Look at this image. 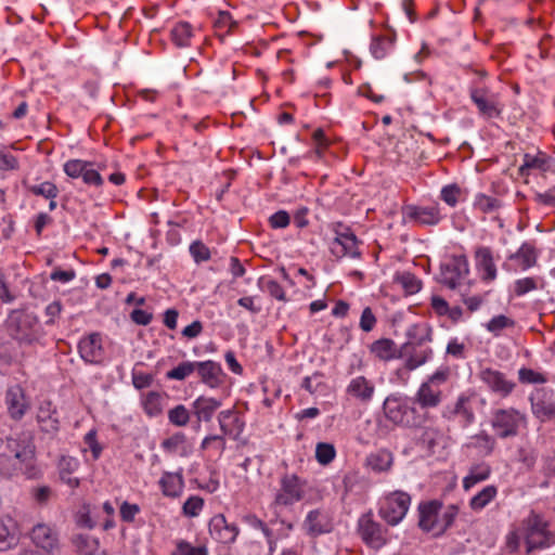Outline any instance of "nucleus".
<instances>
[{
    "label": "nucleus",
    "instance_id": "1",
    "mask_svg": "<svg viewBox=\"0 0 555 555\" xmlns=\"http://www.w3.org/2000/svg\"><path fill=\"white\" fill-rule=\"evenodd\" d=\"M408 340L397 347L393 340L380 338L374 341L370 349L375 357L383 361L406 358L405 367L415 370L423 365L431 356L433 350L423 346L431 340V330L427 326L412 325L406 332Z\"/></svg>",
    "mask_w": 555,
    "mask_h": 555
},
{
    "label": "nucleus",
    "instance_id": "2",
    "mask_svg": "<svg viewBox=\"0 0 555 555\" xmlns=\"http://www.w3.org/2000/svg\"><path fill=\"white\" fill-rule=\"evenodd\" d=\"M12 454L26 466V477H37L39 470L36 466V447L30 431H22L14 437H8L5 441L0 439V450Z\"/></svg>",
    "mask_w": 555,
    "mask_h": 555
},
{
    "label": "nucleus",
    "instance_id": "3",
    "mask_svg": "<svg viewBox=\"0 0 555 555\" xmlns=\"http://www.w3.org/2000/svg\"><path fill=\"white\" fill-rule=\"evenodd\" d=\"M10 335L20 343L31 344L40 336V326L35 314L14 311L9 319Z\"/></svg>",
    "mask_w": 555,
    "mask_h": 555
},
{
    "label": "nucleus",
    "instance_id": "4",
    "mask_svg": "<svg viewBox=\"0 0 555 555\" xmlns=\"http://www.w3.org/2000/svg\"><path fill=\"white\" fill-rule=\"evenodd\" d=\"M411 504V496L403 491L388 494L379 508L380 517L390 526L398 525L406 515Z\"/></svg>",
    "mask_w": 555,
    "mask_h": 555
},
{
    "label": "nucleus",
    "instance_id": "5",
    "mask_svg": "<svg viewBox=\"0 0 555 555\" xmlns=\"http://www.w3.org/2000/svg\"><path fill=\"white\" fill-rule=\"evenodd\" d=\"M29 538L35 546L47 555H52L60 550V533L53 525L36 524L29 532Z\"/></svg>",
    "mask_w": 555,
    "mask_h": 555
},
{
    "label": "nucleus",
    "instance_id": "6",
    "mask_svg": "<svg viewBox=\"0 0 555 555\" xmlns=\"http://www.w3.org/2000/svg\"><path fill=\"white\" fill-rule=\"evenodd\" d=\"M554 542L553 534L546 530V524L538 515L532 514L527 520V552L548 547Z\"/></svg>",
    "mask_w": 555,
    "mask_h": 555
},
{
    "label": "nucleus",
    "instance_id": "7",
    "mask_svg": "<svg viewBox=\"0 0 555 555\" xmlns=\"http://www.w3.org/2000/svg\"><path fill=\"white\" fill-rule=\"evenodd\" d=\"M359 532L364 543L375 550L383 547L388 541V530L376 522L371 513L360 517Z\"/></svg>",
    "mask_w": 555,
    "mask_h": 555
},
{
    "label": "nucleus",
    "instance_id": "8",
    "mask_svg": "<svg viewBox=\"0 0 555 555\" xmlns=\"http://www.w3.org/2000/svg\"><path fill=\"white\" fill-rule=\"evenodd\" d=\"M524 421L525 417L519 412L509 409L498 410L491 423L499 437L507 438L518 434V427Z\"/></svg>",
    "mask_w": 555,
    "mask_h": 555
},
{
    "label": "nucleus",
    "instance_id": "9",
    "mask_svg": "<svg viewBox=\"0 0 555 555\" xmlns=\"http://www.w3.org/2000/svg\"><path fill=\"white\" fill-rule=\"evenodd\" d=\"M469 272L468 261L465 256H454L448 262L440 267V283L451 289L459 285V281L464 279Z\"/></svg>",
    "mask_w": 555,
    "mask_h": 555
},
{
    "label": "nucleus",
    "instance_id": "10",
    "mask_svg": "<svg viewBox=\"0 0 555 555\" xmlns=\"http://www.w3.org/2000/svg\"><path fill=\"white\" fill-rule=\"evenodd\" d=\"M530 401L532 413L542 422L555 417V399L551 390L537 389Z\"/></svg>",
    "mask_w": 555,
    "mask_h": 555
},
{
    "label": "nucleus",
    "instance_id": "11",
    "mask_svg": "<svg viewBox=\"0 0 555 555\" xmlns=\"http://www.w3.org/2000/svg\"><path fill=\"white\" fill-rule=\"evenodd\" d=\"M331 253L336 258L349 256L351 258H359L361 253L358 249L357 236L347 230V232L338 233L331 244Z\"/></svg>",
    "mask_w": 555,
    "mask_h": 555
},
{
    "label": "nucleus",
    "instance_id": "12",
    "mask_svg": "<svg viewBox=\"0 0 555 555\" xmlns=\"http://www.w3.org/2000/svg\"><path fill=\"white\" fill-rule=\"evenodd\" d=\"M5 403L9 415L16 421L21 420L29 409V401L20 385H14L7 390Z\"/></svg>",
    "mask_w": 555,
    "mask_h": 555
},
{
    "label": "nucleus",
    "instance_id": "13",
    "mask_svg": "<svg viewBox=\"0 0 555 555\" xmlns=\"http://www.w3.org/2000/svg\"><path fill=\"white\" fill-rule=\"evenodd\" d=\"M403 215L420 225H436L441 220L437 206L422 207L410 205L403 208Z\"/></svg>",
    "mask_w": 555,
    "mask_h": 555
},
{
    "label": "nucleus",
    "instance_id": "14",
    "mask_svg": "<svg viewBox=\"0 0 555 555\" xmlns=\"http://www.w3.org/2000/svg\"><path fill=\"white\" fill-rule=\"evenodd\" d=\"M409 404L397 396H388L383 404V411L386 418L393 425L406 428Z\"/></svg>",
    "mask_w": 555,
    "mask_h": 555
},
{
    "label": "nucleus",
    "instance_id": "15",
    "mask_svg": "<svg viewBox=\"0 0 555 555\" xmlns=\"http://www.w3.org/2000/svg\"><path fill=\"white\" fill-rule=\"evenodd\" d=\"M209 532L218 542L232 543L236 539L238 529L234 524H228L222 514H218L209 521Z\"/></svg>",
    "mask_w": 555,
    "mask_h": 555
},
{
    "label": "nucleus",
    "instance_id": "16",
    "mask_svg": "<svg viewBox=\"0 0 555 555\" xmlns=\"http://www.w3.org/2000/svg\"><path fill=\"white\" fill-rule=\"evenodd\" d=\"M301 499L299 480L295 475L285 476L281 481V490L275 496L279 505H292Z\"/></svg>",
    "mask_w": 555,
    "mask_h": 555
},
{
    "label": "nucleus",
    "instance_id": "17",
    "mask_svg": "<svg viewBox=\"0 0 555 555\" xmlns=\"http://www.w3.org/2000/svg\"><path fill=\"white\" fill-rule=\"evenodd\" d=\"M80 357L88 363H100L103 358L101 336L96 333L90 334L81 339L78 345Z\"/></svg>",
    "mask_w": 555,
    "mask_h": 555
},
{
    "label": "nucleus",
    "instance_id": "18",
    "mask_svg": "<svg viewBox=\"0 0 555 555\" xmlns=\"http://www.w3.org/2000/svg\"><path fill=\"white\" fill-rule=\"evenodd\" d=\"M470 99L482 116L493 118L501 115L502 109L499 103L494 99L487 98L486 89H472Z\"/></svg>",
    "mask_w": 555,
    "mask_h": 555
},
{
    "label": "nucleus",
    "instance_id": "19",
    "mask_svg": "<svg viewBox=\"0 0 555 555\" xmlns=\"http://www.w3.org/2000/svg\"><path fill=\"white\" fill-rule=\"evenodd\" d=\"M347 393L362 403H369L375 392L374 384L364 376L352 378L347 386Z\"/></svg>",
    "mask_w": 555,
    "mask_h": 555
},
{
    "label": "nucleus",
    "instance_id": "20",
    "mask_svg": "<svg viewBox=\"0 0 555 555\" xmlns=\"http://www.w3.org/2000/svg\"><path fill=\"white\" fill-rule=\"evenodd\" d=\"M304 528L309 535L317 537L332 530V524L328 516L320 509L309 512L305 521Z\"/></svg>",
    "mask_w": 555,
    "mask_h": 555
},
{
    "label": "nucleus",
    "instance_id": "21",
    "mask_svg": "<svg viewBox=\"0 0 555 555\" xmlns=\"http://www.w3.org/2000/svg\"><path fill=\"white\" fill-rule=\"evenodd\" d=\"M480 379L486 383L490 389L503 396L508 395L514 387V384L507 380L503 373L492 369L482 370L480 372Z\"/></svg>",
    "mask_w": 555,
    "mask_h": 555
},
{
    "label": "nucleus",
    "instance_id": "22",
    "mask_svg": "<svg viewBox=\"0 0 555 555\" xmlns=\"http://www.w3.org/2000/svg\"><path fill=\"white\" fill-rule=\"evenodd\" d=\"M37 422L44 433L55 434L59 431L60 421L56 417V410L52 406L50 401H44L40 404L37 413Z\"/></svg>",
    "mask_w": 555,
    "mask_h": 555
},
{
    "label": "nucleus",
    "instance_id": "23",
    "mask_svg": "<svg viewBox=\"0 0 555 555\" xmlns=\"http://www.w3.org/2000/svg\"><path fill=\"white\" fill-rule=\"evenodd\" d=\"M442 504L439 501L422 502L418 505V526L423 531L430 532L434 521L437 519Z\"/></svg>",
    "mask_w": 555,
    "mask_h": 555
},
{
    "label": "nucleus",
    "instance_id": "24",
    "mask_svg": "<svg viewBox=\"0 0 555 555\" xmlns=\"http://www.w3.org/2000/svg\"><path fill=\"white\" fill-rule=\"evenodd\" d=\"M72 543L77 555H106L105 551L101 550L99 540L91 535L75 534Z\"/></svg>",
    "mask_w": 555,
    "mask_h": 555
},
{
    "label": "nucleus",
    "instance_id": "25",
    "mask_svg": "<svg viewBox=\"0 0 555 555\" xmlns=\"http://www.w3.org/2000/svg\"><path fill=\"white\" fill-rule=\"evenodd\" d=\"M476 266L483 272V281H493L496 279V268L492 251L489 247H479L476 250Z\"/></svg>",
    "mask_w": 555,
    "mask_h": 555
},
{
    "label": "nucleus",
    "instance_id": "26",
    "mask_svg": "<svg viewBox=\"0 0 555 555\" xmlns=\"http://www.w3.org/2000/svg\"><path fill=\"white\" fill-rule=\"evenodd\" d=\"M203 383L209 387H217L221 380V366L214 361L196 362L195 369Z\"/></svg>",
    "mask_w": 555,
    "mask_h": 555
},
{
    "label": "nucleus",
    "instance_id": "27",
    "mask_svg": "<svg viewBox=\"0 0 555 555\" xmlns=\"http://www.w3.org/2000/svg\"><path fill=\"white\" fill-rule=\"evenodd\" d=\"M220 405L221 401L201 396L193 402V413L198 422H209Z\"/></svg>",
    "mask_w": 555,
    "mask_h": 555
},
{
    "label": "nucleus",
    "instance_id": "28",
    "mask_svg": "<svg viewBox=\"0 0 555 555\" xmlns=\"http://www.w3.org/2000/svg\"><path fill=\"white\" fill-rule=\"evenodd\" d=\"M392 463V453L386 449H380L376 452H373L365 459V466L375 473H384L389 470Z\"/></svg>",
    "mask_w": 555,
    "mask_h": 555
},
{
    "label": "nucleus",
    "instance_id": "29",
    "mask_svg": "<svg viewBox=\"0 0 555 555\" xmlns=\"http://www.w3.org/2000/svg\"><path fill=\"white\" fill-rule=\"evenodd\" d=\"M77 467L78 461L70 456H62L57 464L60 479L70 488L79 486V479L73 476Z\"/></svg>",
    "mask_w": 555,
    "mask_h": 555
},
{
    "label": "nucleus",
    "instance_id": "30",
    "mask_svg": "<svg viewBox=\"0 0 555 555\" xmlns=\"http://www.w3.org/2000/svg\"><path fill=\"white\" fill-rule=\"evenodd\" d=\"M440 395L441 392L438 388H434L430 383H424L416 393L415 402L422 409L434 408L440 403Z\"/></svg>",
    "mask_w": 555,
    "mask_h": 555
},
{
    "label": "nucleus",
    "instance_id": "31",
    "mask_svg": "<svg viewBox=\"0 0 555 555\" xmlns=\"http://www.w3.org/2000/svg\"><path fill=\"white\" fill-rule=\"evenodd\" d=\"M18 474L26 476V466L3 449L0 450V475L12 477Z\"/></svg>",
    "mask_w": 555,
    "mask_h": 555
},
{
    "label": "nucleus",
    "instance_id": "32",
    "mask_svg": "<svg viewBox=\"0 0 555 555\" xmlns=\"http://www.w3.org/2000/svg\"><path fill=\"white\" fill-rule=\"evenodd\" d=\"M548 168L547 157L543 153H538L537 155H532L526 153L524 155V163L519 167V173L521 176H529L530 170L538 169L541 171H545Z\"/></svg>",
    "mask_w": 555,
    "mask_h": 555
},
{
    "label": "nucleus",
    "instance_id": "33",
    "mask_svg": "<svg viewBox=\"0 0 555 555\" xmlns=\"http://www.w3.org/2000/svg\"><path fill=\"white\" fill-rule=\"evenodd\" d=\"M508 260H519L521 269L527 270L537 263L535 248L529 243H524L516 253L508 256Z\"/></svg>",
    "mask_w": 555,
    "mask_h": 555
},
{
    "label": "nucleus",
    "instance_id": "34",
    "mask_svg": "<svg viewBox=\"0 0 555 555\" xmlns=\"http://www.w3.org/2000/svg\"><path fill=\"white\" fill-rule=\"evenodd\" d=\"M431 420L428 411L426 409H417L414 405H409L408 408V417H406V428H422Z\"/></svg>",
    "mask_w": 555,
    "mask_h": 555
},
{
    "label": "nucleus",
    "instance_id": "35",
    "mask_svg": "<svg viewBox=\"0 0 555 555\" xmlns=\"http://www.w3.org/2000/svg\"><path fill=\"white\" fill-rule=\"evenodd\" d=\"M163 400L164 396L160 392H147L143 399V409L145 413L151 417L160 415L163 412Z\"/></svg>",
    "mask_w": 555,
    "mask_h": 555
},
{
    "label": "nucleus",
    "instance_id": "36",
    "mask_svg": "<svg viewBox=\"0 0 555 555\" xmlns=\"http://www.w3.org/2000/svg\"><path fill=\"white\" fill-rule=\"evenodd\" d=\"M491 469L487 464H478L470 468L469 474L463 480V487L468 490L477 482L488 479Z\"/></svg>",
    "mask_w": 555,
    "mask_h": 555
},
{
    "label": "nucleus",
    "instance_id": "37",
    "mask_svg": "<svg viewBox=\"0 0 555 555\" xmlns=\"http://www.w3.org/2000/svg\"><path fill=\"white\" fill-rule=\"evenodd\" d=\"M496 493L498 489L495 486H487L470 499L469 506L474 511H480L496 496Z\"/></svg>",
    "mask_w": 555,
    "mask_h": 555
},
{
    "label": "nucleus",
    "instance_id": "38",
    "mask_svg": "<svg viewBox=\"0 0 555 555\" xmlns=\"http://www.w3.org/2000/svg\"><path fill=\"white\" fill-rule=\"evenodd\" d=\"M163 493L167 496H176L181 490L182 478L179 475L165 473L159 480Z\"/></svg>",
    "mask_w": 555,
    "mask_h": 555
},
{
    "label": "nucleus",
    "instance_id": "39",
    "mask_svg": "<svg viewBox=\"0 0 555 555\" xmlns=\"http://www.w3.org/2000/svg\"><path fill=\"white\" fill-rule=\"evenodd\" d=\"M171 37L179 48L189 47L192 37V26L188 22L177 24L171 30Z\"/></svg>",
    "mask_w": 555,
    "mask_h": 555
},
{
    "label": "nucleus",
    "instance_id": "40",
    "mask_svg": "<svg viewBox=\"0 0 555 555\" xmlns=\"http://www.w3.org/2000/svg\"><path fill=\"white\" fill-rule=\"evenodd\" d=\"M27 189L31 194L42 196L48 199H55L59 195L57 186L50 181H44L40 184L27 185Z\"/></svg>",
    "mask_w": 555,
    "mask_h": 555
},
{
    "label": "nucleus",
    "instance_id": "41",
    "mask_svg": "<svg viewBox=\"0 0 555 555\" xmlns=\"http://www.w3.org/2000/svg\"><path fill=\"white\" fill-rule=\"evenodd\" d=\"M336 455L335 447L332 443L319 442L315 447V459L322 465L330 464Z\"/></svg>",
    "mask_w": 555,
    "mask_h": 555
},
{
    "label": "nucleus",
    "instance_id": "42",
    "mask_svg": "<svg viewBox=\"0 0 555 555\" xmlns=\"http://www.w3.org/2000/svg\"><path fill=\"white\" fill-rule=\"evenodd\" d=\"M196 369V362L185 361L166 373L168 379L183 380Z\"/></svg>",
    "mask_w": 555,
    "mask_h": 555
},
{
    "label": "nucleus",
    "instance_id": "43",
    "mask_svg": "<svg viewBox=\"0 0 555 555\" xmlns=\"http://www.w3.org/2000/svg\"><path fill=\"white\" fill-rule=\"evenodd\" d=\"M168 418L172 425L182 427L189 423L190 413L184 405L179 404L168 412Z\"/></svg>",
    "mask_w": 555,
    "mask_h": 555
},
{
    "label": "nucleus",
    "instance_id": "44",
    "mask_svg": "<svg viewBox=\"0 0 555 555\" xmlns=\"http://www.w3.org/2000/svg\"><path fill=\"white\" fill-rule=\"evenodd\" d=\"M475 207L482 212H493L501 207V202L498 198L479 194L476 196Z\"/></svg>",
    "mask_w": 555,
    "mask_h": 555
},
{
    "label": "nucleus",
    "instance_id": "45",
    "mask_svg": "<svg viewBox=\"0 0 555 555\" xmlns=\"http://www.w3.org/2000/svg\"><path fill=\"white\" fill-rule=\"evenodd\" d=\"M259 285L263 291L268 292L272 297L276 298L278 300H286L285 292L276 281L260 279Z\"/></svg>",
    "mask_w": 555,
    "mask_h": 555
},
{
    "label": "nucleus",
    "instance_id": "46",
    "mask_svg": "<svg viewBox=\"0 0 555 555\" xmlns=\"http://www.w3.org/2000/svg\"><path fill=\"white\" fill-rule=\"evenodd\" d=\"M515 322L503 315V314H500V315H495L493 317L488 323H487V330L493 334H498L499 332H501L502 330L506 328V327H511V326H514Z\"/></svg>",
    "mask_w": 555,
    "mask_h": 555
},
{
    "label": "nucleus",
    "instance_id": "47",
    "mask_svg": "<svg viewBox=\"0 0 555 555\" xmlns=\"http://www.w3.org/2000/svg\"><path fill=\"white\" fill-rule=\"evenodd\" d=\"M204 506V500L199 496H190L183 504V514L189 517H195Z\"/></svg>",
    "mask_w": 555,
    "mask_h": 555
},
{
    "label": "nucleus",
    "instance_id": "48",
    "mask_svg": "<svg viewBox=\"0 0 555 555\" xmlns=\"http://www.w3.org/2000/svg\"><path fill=\"white\" fill-rule=\"evenodd\" d=\"M391 46V41L387 40L386 38H374L370 50L373 56L377 60L384 59L388 52V49Z\"/></svg>",
    "mask_w": 555,
    "mask_h": 555
},
{
    "label": "nucleus",
    "instance_id": "49",
    "mask_svg": "<svg viewBox=\"0 0 555 555\" xmlns=\"http://www.w3.org/2000/svg\"><path fill=\"white\" fill-rule=\"evenodd\" d=\"M88 163L80 159H72L65 163L64 171L70 178H79L82 177L85 169L87 168Z\"/></svg>",
    "mask_w": 555,
    "mask_h": 555
},
{
    "label": "nucleus",
    "instance_id": "50",
    "mask_svg": "<svg viewBox=\"0 0 555 555\" xmlns=\"http://www.w3.org/2000/svg\"><path fill=\"white\" fill-rule=\"evenodd\" d=\"M190 253L197 263L207 261L210 258L209 248L201 241H195L191 244Z\"/></svg>",
    "mask_w": 555,
    "mask_h": 555
},
{
    "label": "nucleus",
    "instance_id": "51",
    "mask_svg": "<svg viewBox=\"0 0 555 555\" xmlns=\"http://www.w3.org/2000/svg\"><path fill=\"white\" fill-rule=\"evenodd\" d=\"M460 194H461V189L455 183L446 185L441 190L442 201H444L451 207H454L457 204Z\"/></svg>",
    "mask_w": 555,
    "mask_h": 555
},
{
    "label": "nucleus",
    "instance_id": "52",
    "mask_svg": "<svg viewBox=\"0 0 555 555\" xmlns=\"http://www.w3.org/2000/svg\"><path fill=\"white\" fill-rule=\"evenodd\" d=\"M467 398L465 397H460L459 400L456 401L455 403V406L453 409V413L455 415H461L464 420V425H468L469 423L473 422L474 420V414L472 411H469L467 408H466V403H467Z\"/></svg>",
    "mask_w": 555,
    "mask_h": 555
},
{
    "label": "nucleus",
    "instance_id": "53",
    "mask_svg": "<svg viewBox=\"0 0 555 555\" xmlns=\"http://www.w3.org/2000/svg\"><path fill=\"white\" fill-rule=\"evenodd\" d=\"M537 288V282L533 278H525L519 279L515 282V294L517 296H522L527 294L530 291H533Z\"/></svg>",
    "mask_w": 555,
    "mask_h": 555
},
{
    "label": "nucleus",
    "instance_id": "54",
    "mask_svg": "<svg viewBox=\"0 0 555 555\" xmlns=\"http://www.w3.org/2000/svg\"><path fill=\"white\" fill-rule=\"evenodd\" d=\"M459 513V508L455 505H449L442 514L443 524L439 528V532H446L454 522Z\"/></svg>",
    "mask_w": 555,
    "mask_h": 555
},
{
    "label": "nucleus",
    "instance_id": "55",
    "mask_svg": "<svg viewBox=\"0 0 555 555\" xmlns=\"http://www.w3.org/2000/svg\"><path fill=\"white\" fill-rule=\"evenodd\" d=\"M400 282L403 288L410 294H414L421 289V281L417 280L413 274H402L400 278Z\"/></svg>",
    "mask_w": 555,
    "mask_h": 555
},
{
    "label": "nucleus",
    "instance_id": "56",
    "mask_svg": "<svg viewBox=\"0 0 555 555\" xmlns=\"http://www.w3.org/2000/svg\"><path fill=\"white\" fill-rule=\"evenodd\" d=\"M376 324V318L370 307L364 308L360 319V328L364 332H371Z\"/></svg>",
    "mask_w": 555,
    "mask_h": 555
},
{
    "label": "nucleus",
    "instance_id": "57",
    "mask_svg": "<svg viewBox=\"0 0 555 555\" xmlns=\"http://www.w3.org/2000/svg\"><path fill=\"white\" fill-rule=\"evenodd\" d=\"M77 525L82 528L92 529L95 522L90 516V506L83 505L77 514Z\"/></svg>",
    "mask_w": 555,
    "mask_h": 555
},
{
    "label": "nucleus",
    "instance_id": "58",
    "mask_svg": "<svg viewBox=\"0 0 555 555\" xmlns=\"http://www.w3.org/2000/svg\"><path fill=\"white\" fill-rule=\"evenodd\" d=\"M289 215L285 210H279L269 218L273 229H283L289 224Z\"/></svg>",
    "mask_w": 555,
    "mask_h": 555
},
{
    "label": "nucleus",
    "instance_id": "59",
    "mask_svg": "<svg viewBox=\"0 0 555 555\" xmlns=\"http://www.w3.org/2000/svg\"><path fill=\"white\" fill-rule=\"evenodd\" d=\"M53 491L49 486H40L33 490V496L35 501L41 505H44L52 498Z\"/></svg>",
    "mask_w": 555,
    "mask_h": 555
},
{
    "label": "nucleus",
    "instance_id": "60",
    "mask_svg": "<svg viewBox=\"0 0 555 555\" xmlns=\"http://www.w3.org/2000/svg\"><path fill=\"white\" fill-rule=\"evenodd\" d=\"M421 429H423V433L420 437L422 443L426 444L430 449L434 448V446L436 444V439L438 437V430L431 426L426 425H424V427H422Z\"/></svg>",
    "mask_w": 555,
    "mask_h": 555
},
{
    "label": "nucleus",
    "instance_id": "61",
    "mask_svg": "<svg viewBox=\"0 0 555 555\" xmlns=\"http://www.w3.org/2000/svg\"><path fill=\"white\" fill-rule=\"evenodd\" d=\"M81 178L85 183L90 185L99 186L103 183L101 175L95 169L91 168L90 164H88Z\"/></svg>",
    "mask_w": 555,
    "mask_h": 555
},
{
    "label": "nucleus",
    "instance_id": "62",
    "mask_svg": "<svg viewBox=\"0 0 555 555\" xmlns=\"http://www.w3.org/2000/svg\"><path fill=\"white\" fill-rule=\"evenodd\" d=\"M153 383V376L141 372H132V384L137 389L150 387Z\"/></svg>",
    "mask_w": 555,
    "mask_h": 555
},
{
    "label": "nucleus",
    "instance_id": "63",
    "mask_svg": "<svg viewBox=\"0 0 555 555\" xmlns=\"http://www.w3.org/2000/svg\"><path fill=\"white\" fill-rule=\"evenodd\" d=\"M534 201L542 205L555 206V185L545 192L535 193Z\"/></svg>",
    "mask_w": 555,
    "mask_h": 555
},
{
    "label": "nucleus",
    "instance_id": "64",
    "mask_svg": "<svg viewBox=\"0 0 555 555\" xmlns=\"http://www.w3.org/2000/svg\"><path fill=\"white\" fill-rule=\"evenodd\" d=\"M139 506L137 504H130L124 502L120 506V516L125 521H132L134 516L139 513Z\"/></svg>",
    "mask_w": 555,
    "mask_h": 555
}]
</instances>
